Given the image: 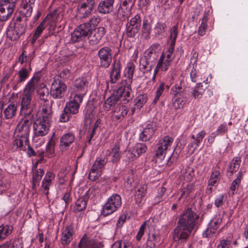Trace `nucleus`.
Segmentation results:
<instances>
[{"label":"nucleus","instance_id":"obj_1","mask_svg":"<svg viewBox=\"0 0 248 248\" xmlns=\"http://www.w3.org/2000/svg\"><path fill=\"white\" fill-rule=\"evenodd\" d=\"M14 20V26H10L8 28L6 34L10 40L16 41L25 33L27 26V19L18 16Z\"/></svg>","mask_w":248,"mask_h":248},{"label":"nucleus","instance_id":"obj_2","mask_svg":"<svg viewBox=\"0 0 248 248\" xmlns=\"http://www.w3.org/2000/svg\"><path fill=\"white\" fill-rule=\"evenodd\" d=\"M122 198L118 194L114 193L109 197L101 211L104 217L108 216L116 211L122 205Z\"/></svg>","mask_w":248,"mask_h":248},{"label":"nucleus","instance_id":"obj_3","mask_svg":"<svg viewBox=\"0 0 248 248\" xmlns=\"http://www.w3.org/2000/svg\"><path fill=\"white\" fill-rule=\"evenodd\" d=\"M88 84L87 79L85 78H77L71 88L72 90L71 95H76L80 102H82L83 97L87 93Z\"/></svg>","mask_w":248,"mask_h":248},{"label":"nucleus","instance_id":"obj_4","mask_svg":"<svg viewBox=\"0 0 248 248\" xmlns=\"http://www.w3.org/2000/svg\"><path fill=\"white\" fill-rule=\"evenodd\" d=\"M199 217L190 208H187L180 215L177 223L194 229Z\"/></svg>","mask_w":248,"mask_h":248},{"label":"nucleus","instance_id":"obj_5","mask_svg":"<svg viewBox=\"0 0 248 248\" xmlns=\"http://www.w3.org/2000/svg\"><path fill=\"white\" fill-rule=\"evenodd\" d=\"M66 90V84L59 79L58 77H55L50 90L51 96L55 99H61L63 98Z\"/></svg>","mask_w":248,"mask_h":248},{"label":"nucleus","instance_id":"obj_6","mask_svg":"<svg viewBox=\"0 0 248 248\" xmlns=\"http://www.w3.org/2000/svg\"><path fill=\"white\" fill-rule=\"evenodd\" d=\"M17 0H0V21L7 20L13 13Z\"/></svg>","mask_w":248,"mask_h":248},{"label":"nucleus","instance_id":"obj_7","mask_svg":"<svg viewBox=\"0 0 248 248\" xmlns=\"http://www.w3.org/2000/svg\"><path fill=\"white\" fill-rule=\"evenodd\" d=\"M112 50L108 46H104L99 49L97 55L99 60V66L104 68H108L112 63Z\"/></svg>","mask_w":248,"mask_h":248},{"label":"nucleus","instance_id":"obj_8","mask_svg":"<svg viewBox=\"0 0 248 248\" xmlns=\"http://www.w3.org/2000/svg\"><path fill=\"white\" fill-rule=\"evenodd\" d=\"M173 139L169 136H165L162 138L157 144V149L155 155L156 157L161 159L164 157L166 151L170 147Z\"/></svg>","mask_w":248,"mask_h":248},{"label":"nucleus","instance_id":"obj_9","mask_svg":"<svg viewBox=\"0 0 248 248\" xmlns=\"http://www.w3.org/2000/svg\"><path fill=\"white\" fill-rule=\"evenodd\" d=\"M108 71L109 82L111 84H114L121 77V71L122 65L120 59L113 60Z\"/></svg>","mask_w":248,"mask_h":248},{"label":"nucleus","instance_id":"obj_10","mask_svg":"<svg viewBox=\"0 0 248 248\" xmlns=\"http://www.w3.org/2000/svg\"><path fill=\"white\" fill-rule=\"evenodd\" d=\"M193 229L177 223L173 232V238L175 241H186L191 234Z\"/></svg>","mask_w":248,"mask_h":248},{"label":"nucleus","instance_id":"obj_11","mask_svg":"<svg viewBox=\"0 0 248 248\" xmlns=\"http://www.w3.org/2000/svg\"><path fill=\"white\" fill-rule=\"evenodd\" d=\"M50 122L40 118L36 119L33 128L35 136H44L48 133Z\"/></svg>","mask_w":248,"mask_h":248},{"label":"nucleus","instance_id":"obj_12","mask_svg":"<svg viewBox=\"0 0 248 248\" xmlns=\"http://www.w3.org/2000/svg\"><path fill=\"white\" fill-rule=\"evenodd\" d=\"M134 3L121 0V4L118 8V16L121 21H124L131 14V10Z\"/></svg>","mask_w":248,"mask_h":248},{"label":"nucleus","instance_id":"obj_13","mask_svg":"<svg viewBox=\"0 0 248 248\" xmlns=\"http://www.w3.org/2000/svg\"><path fill=\"white\" fill-rule=\"evenodd\" d=\"M120 150V143L118 142H116L109 149L107 150L106 157L109 159V162L113 164H117L122 156Z\"/></svg>","mask_w":248,"mask_h":248},{"label":"nucleus","instance_id":"obj_14","mask_svg":"<svg viewBox=\"0 0 248 248\" xmlns=\"http://www.w3.org/2000/svg\"><path fill=\"white\" fill-rule=\"evenodd\" d=\"M93 188H90L86 191L85 194L77 200L75 203L74 211L75 213L81 212L85 210L88 199L93 191Z\"/></svg>","mask_w":248,"mask_h":248},{"label":"nucleus","instance_id":"obj_15","mask_svg":"<svg viewBox=\"0 0 248 248\" xmlns=\"http://www.w3.org/2000/svg\"><path fill=\"white\" fill-rule=\"evenodd\" d=\"M106 31L104 27H99L91 29V32L89 36V42L91 45L97 44L106 33Z\"/></svg>","mask_w":248,"mask_h":248},{"label":"nucleus","instance_id":"obj_16","mask_svg":"<svg viewBox=\"0 0 248 248\" xmlns=\"http://www.w3.org/2000/svg\"><path fill=\"white\" fill-rule=\"evenodd\" d=\"M157 127L155 123L152 122L146 125L142 132L140 134L139 139L142 141L150 140L154 135Z\"/></svg>","mask_w":248,"mask_h":248},{"label":"nucleus","instance_id":"obj_17","mask_svg":"<svg viewBox=\"0 0 248 248\" xmlns=\"http://www.w3.org/2000/svg\"><path fill=\"white\" fill-rule=\"evenodd\" d=\"M29 142V138L17 135L12 142V149L14 151H26Z\"/></svg>","mask_w":248,"mask_h":248},{"label":"nucleus","instance_id":"obj_18","mask_svg":"<svg viewBox=\"0 0 248 248\" xmlns=\"http://www.w3.org/2000/svg\"><path fill=\"white\" fill-rule=\"evenodd\" d=\"M135 65L132 62H129L127 64L124 72L122 81L126 83V87L130 86L132 82Z\"/></svg>","mask_w":248,"mask_h":248},{"label":"nucleus","instance_id":"obj_19","mask_svg":"<svg viewBox=\"0 0 248 248\" xmlns=\"http://www.w3.org/2000/svg\"><path fill=\"white\" fill-rule=\"evenodd\" d=\"M82 102L76 95H71V99L66 103L64 107L65 110L68 111L71 114H76L78 112L80 104Z\"/></svg>","mask_w":248,"mask_h":248},{"label":"nucleus","instance_id":"obj_20","mask_svg":"<svg viewBox=\"0 0 248 248\" xmlns=\"http://www.w3.org/2000/svg\"><path fill=\"white\" fill-rule=\"evenodd\" d=\"M114 2L115 0H101L97 6L98 12L104 15L113 12Z\"/></svg>","mask_w":248,"mask_h":248},{"label":"nucleus","instance_id":"obj_21","mask_svg":"<svg viewBox=\"0 0 248 248\" xmlns=\"http://www.w3.org/2000/svg\"><path fill=\"white\" fill-rule=\"evenodd\" d=\"M102 245L94 239H91L84 234L78 244V248H102Z\"/></svg>","mask_w":248,"mask_h":248},{"label":"nucleus","instance_id":"obj_22","mask_svg":"<svg viewBox=\"0 0 248 248\" xmlns=\"http://www.w3.org/2000/svg\"><path fill=\"white\" fill-rule=\"evenodd\" d=\"M31 124L32 122L27 119H22L17 124L16 131L18 133L17 135L29 138Z\"/></svg>","mask_w":248,"mask_h":248},{"label":"nucleus","instance_id":"obj_23","mask_svg":"<svg viewBox=\"0 0 248 248\" xmlns=\"http://www.w3.org/2000/svg\"><path fill=\"white\" fill-rule=\"evenodd\" d=\"M75 136L72 133H67L62 136L60 141V149L62 151L67 150L75 140Z\"/></svg>","mask_w":248,"mask_h":248},{"label":"nucleus","instance_id":"obj_24","mask_svg":"<svg viewBox=\"0 0 248 248\" xmlns=\"http://www.w3.org/2000/svg\"><path fill=\"white\" fill-rule=\"evenodd\" d=\"M124 87H119L105 101V104L109 106V108L114 106L120 98L122 97L124 92Z\"/></svg>","mask_w":248,"mask_h":248},{"label":"nucleus","instance_id":"obj_25","mask_svg":"<svg viewBox=\"0 0 248 248\" xmlns=\"http://www.w3.org/2000/svg\"><path fill=\"white\" fill-rule=\"evenodd\" d=\"M74 233V228L72 225L65 227L62 234L61 243L63 246L69 244L73 239Z\"/></svg>","mask_w":248,"mask_h":248},{"label":"nucleus","instance_id":"obj_26","mask_svg":"<svg viewBox=\"0 0 248 248\" xmlns=\"http://www.w3.org/2000/svg\"><path fill=\"white\" fill-rule=\"evenodd\" d=\"M206 135L205 130H202L199 132L196 136L192 135L191 138L194 141L188 145V148L191 150V153H193L195 151L199 146L200 144L202 141L203 139Z\"/></svg>","mask_w":248,"mask_h":248},{"label":"nucleus","instance_id":"obj_27","mask_svg":"<svg viewBox=\"0 0 248 248\" xmlns=\"http://www.w3.org/2000/svg\"><path fill=\"white\" fill-rule=\"evenodd\" d=\"M93 9L88 7L85 3H81L78 6L76 16L83 19L88 17L91 15Z\"/></svg>","mask_w":248,"mask_h":248},{"label":"nucleus","instance_id":"obj_28","mask_svg":"<svg viewBox=\"0 0 248 248\" xmlns=\"http://www.w3.org/2000/svg\"><path fill=\"white\" fill-rule=\"evenodd\" d=\"M241 162V157L236 156L233 157L229 163L227 169L228 174L231 176L236 172L239 169Z\"/></svg>","mask_w":248,"mask_h":248},{"label":"nucleus","instance_id":"obj_29","mask_svg":"<svg viewBox=\"0 0 248 248\" xmlns=\"http://www.w3.org/2000/svg\"><path fill=\"white\" fill-rule=\"evenodd\" d=\"M127 108L125 106L118 105L115 108L112 115L113 120L119 121L123 120L127 114Z\"/></svg>","mask_w":248,"mask_h":248},{"label":"nucleus","instance_id":"obj_30","mask_svg":"<svg viewBox=\"0 0 248 248\" xmlns=\"http://www.w3.org/2000/svg\"><path fill=\"white\" fill-rule=\"evenodd\" d=\"M55 178V174L51 171H48L43 180L42 186L44 188V193L46 195L48 194L49 187L52 184V181Z\"/></svg>","mask_w":248,"mask_h":248},{"label":"nucleus","instance_id":"obj_31","mask_svg":"<svg viewBox=\"0 0 248 248\" xmlns=\"http://www.w3.org/2000/svg\"><path fill=\"white\" fill-rule=\"evenodd\" d=\"M31 68L30 65L28 67H23L18 72V78L16 81L17 85L25 82L29 77Z\"/></svg>","mask_w":248,"mask_h":248},{"label":"nucleus","instance_id":"obj_32","mask_svg":"<svg viewBox=\"0 0 248 248\" xmlns=\"http://www.w3.org/2000/svg\"><path fill=\"white\" fill-rule=\"evenodd\" d=\"M94 108V106L93 104H89L86 106L83 110V114L84 121L87 124L91 123L92 119L93 118Z\"/></svg>","mask_w":248,"mask_h":248},{"label":"nucleus","instance_id":"obj_33","mask_svg":"<svg viewBox=\"0 0 248 248\" xmlns=\"http://www.w3.org/2000/svg\"><path fill=\"white\" fill-rule=\"evenodd\" d=\"M52 115L51 107L47 103H44L39 118L50 122Z\"/></svg>","mask_w":248,"mask_h":248},{"label":"nucleus","instance_id":"obj_34","mask_svg":"<svg viewBox=\"0 0 248 248\" xmlns=\"http://www.w3.org/2000/svg\"><path fill=\"white\" fill-rule=\"evenodd\" d=\"M21 111L24 114L23 120L27 119L32 123L34 115L36 114L35 107L33 106H29L27 108H21Z\"/></svg>","mask_w":248,"mask_h":248},{"label":"nucleus","instance_id":"obj_35","mask_svg":"<svg viewBox=\"0 0 248 248\" xmlns=\"http://www.w3.org/2000/svg\"><path fill=\"white\" fill-rule=\"evenodd\" d=\"M13 227L8 224H2L0 226V241L8 236L13 232Z\"/></svg>","mask_w":248,"mask_h":248},{"label":"nucleus","instance_id":"obj_36","mask_svg":"<svg viewBox=\"0 0 248 248\" xmlns=\"http://www.w3.org/2000/svg\"><path fill=\"white\" fill-rule=\"evenodd\" d=\"M21 13V16L24 18L28 19V17L31 16L32 13V5L27 4H25L21 2V9L20 11Z\"/></svg>","mask_w":248,"mask_h":248},{"label":"nucleus","instance_id":"obj_37","mask_svg":"<svg viewBox=\"0 0 248 248\" xmlns=\"http://www.w3.org/2000/svg\"><path fill=\"white\" fill-rule=\"evenodd\" d=\"M37 94L40 100L44 102V103H48V98L49 96V91L45 85L39 87L37 92Z\"/></svg>","mask_w":248,"mask_h":248},{"label":"nucleus","instance_id":"obj_38","mask_svg":"<svg viewBox=\"0 0 248 248\" xmlns=\"http://www.w3.org/2000/svg\"><path fill=\"white\" fill-rule=\"evenodd\" d=\"M17 107L15 104H9L3 111L5 118L7 119H12L16 114Z\"/></svg>","mask_w":248,"mask_h":248},{"label":"nucleus","instance_id":"obj_39","mask_svg":"<svg viewBox=\"0 0 248 248\" xmlns=\"http://www.w3.org/2000/svg\"><path fill=\"white\" fill-rule=\"evenodd\" d=\"M91 28L92 27H91L89 23H85L78 26L76 29L79 32V33H81L80 34L85 39L87 37H89V36L90 35Z\"/></svg>","mask_w":248,"mask_h":248},{"label":"nucleus","instance_id":"obj_40","mask_svg":"<svg viewBox=\"0 0 248 248\" xmlns=\"http://www.w3.org/2000/svg\"><path fill=\"white\" fill-rule=\"evenodd\" d=\"M204 89L203 88L202 84L200 82L196 84V86L192 89L191 93L195 99H200L203 93L204 92Z\"/></svg>","mask_w":248,"mask_h":248},{"label":"nucleus","instance_id":"obj_41","mask_svg":"<svg viewBox=\"0 0 248 248\" xmlns=\"http://www.w3.org/2000/svg\"><path fill=\"white\" fill-rule=\"evenodd\" d=\"M132 148L133 151L135 153V155H136L138 157L145 153L147 150L146 145L143 143H137Z\"/></svg>","mask_w":248,"mask_h":248},{"label":"nucleus","instance_id":"obj_42","mask_svg":"<svg viewBox=\"0 0 248 248\" xmlns=\"http://www.w3.org/2000/svg\"><path fill=\"white\" fill-rule=\"evenodd\" d=\"M32 94L23 92L21 99V108H27L29 106H32L31 104L32 99Z\"/></svg>","mask_w":248,"mask_h":248},{"label":"nucleus","instance_id":"obj_43","mask_svg":"<svg viewBox=\"0 0 248 248\" xmlns=\"http://www.w3.org/2000/svg\"><path fill=\"white\" fill-rule=\"evenodd\" d=\"M54 145L55 142L52 140H50L47 142L45 151V156L48 158L54 156L55 155Z\"/></svg>","mask_w":248,"mask_h":248},{"label":"nucleus","instance_id":"obj_44","mask_svg":"<svg viewBox=\"0 0 248 248\" xmlns=\"http://www.w3.org/2000/svg\"><path fill=\"white\" fill-rule=\"evenodd\" d=\"M186 100L181 96L173 97L172 106L175 109L183 108L186 103Z\"/></svg>","mask_w":248,"mask_h":248},{"label":"nucleus","instance_id":"obj_45","mask_svg":"<svg viewBox=\"0 0 248 248\" xmlns=\"http://www.w3.org/2000/svg\"><path fill=\"white\" fill-rule=\"evenodd\" d=\"M148 100V95L147 94H141L138 96L134 100L135 105L138 108H141Z\"/></svg>","mask_w":248,"mask_h":248},{"label":"nucleus","instance_id":"obj_46","mask_svg":"<svg viewBox=\"0 0 248 248\" xmlns=\"http://www.w3.org/2000/svg\"><path fill=\"white\" fill-rule=\"evenodd\" d=\"M107 162V160L105 158L98 157L95 159L92 168L94 170H101Z\"/></svg>","mask_w":248,"mask_h":248},{"label":"nucleus","instance_id":"obj_47","mask_svg":"<svg viewBox=\"0 0 248 248\" xmlns=\"http://www.w3.org/2000/svg\"><path fill=\"white\" fill-rule=\"evenodd\" d=\"M165 58V55L163 53L161 55L158 62H160V70L162 71H166L168 70L169 66H170V62L172 61V59H166L164 62V60Z\"/></svg>","mask_w":248,"mask_h":248},{"label":"nucleus","instance_id":"obj_48","mask_svg":"<svg viewBox=\"0 0 248 248\" xmlns=\"http://www.w3.org/2000/svg\"><path fill=\"white\" fill-rule=\"evenodd\" d=\"M222 222V217L220 215H216L211 220L209 225L213 228V231H217Z\"/></svg>","mask_w":248,"mask_h":248},{"label":"nucleus","instance_id":"obj_49","mask_svg":"<svg viewBox=\"0 0 248 248\" xmlns=\"http://www.w3.org/2000/svg\"><path fill=\"white\" fill-rule=\"evenodd\" d=\"M178 25H175L173 26L170 30L169 40L170 41V44H172V45H175L176 40L178 34Z\"/></svg>","mask_w":248,"mask_h":248},{"label":"nucleus","instance_id":"obj_50","mask_svg":"<svg viewBox=\"0 0 248 248\" xmlns=\"http://www.w3.org/2000/svg\"><path fill=\"white\" fill-rule=\"evenodd\" d=\"M37 84L32 79H31L26 85L23 92L33 94Z\"/></svg>","mask_w":248,"mask_h":248},{"label":"nucleus","instance_id":"obj_51","mask_svg":"<svg viewBox=\"0 0 248 248\" xmlns=\"http://www.w3.org/2000/svg\"><path fill=\"white\" fill-rule=\"evenodd\" d=\"M159 239V236L155 233L149 235L146 242L147 247L149 248H155L156 243Z\"/></svg>","mask_w":248,"mask_h":248},{"label":"nucleus","instance_id":"obj_52","mask_svg":"<svg viewBox=\"0 0 248 248\" xmlns=\"http://www.w3.org/2000/svg\"><path fill=\"white\" fill-rule=\"evenodd\" d=\"M166 28V25L165 23L158 22L155 27L156 37H159L160 36H164Z\"/></svg>","mask_w":248,"mask_h":248},{"label":"nucleus","instance_id":"obj_53","mask_svg":"<svg viewBox=\"0 0 248 248\" xmlns=\"http://www.w3.org/2000/svg\"><path fill=\"white\" fill-rule=\"evenodd\" d=\"M44 23V21H43L36 28L31 40V43L32 44L35 42L37 39L40 36L43 31L45 29Z\"/></svg>","mask_w":248,"mask_h":248},{"label":"nucleus","instance_id":"obj_54","mask_svg":"<svg viewBox=\"0 0 248 248\" xmlns=\"http://www.w3.org/2000/svg\"><path fill=\"white\" fill-rule=\"evenodd\" d=\"M140 29L137 26H131L126 24V35L130 38H134L139 32Z\"/></svg>","mask_w":248,"mask_h":248},{"label":"nucleus","instance_id":"obj_55","mask_svg":"<svg viewBox=\"0 0 248 248\" xmlns=\"http://www.w3.org/2000/svg\"><path fill=\"white\" fill-rule=\"evenodd\" d=\"M165 87L167 89H169L170 88V86L167 85H166L164 82H162L160 83L159 86L156 91V94L153 101V102L155 104H156L157 101L159 100V97L163 93V92L164 91Z\"/></svg>","mask_w":248,"mask_h":248},{"label":"nucleus","instance_id":"obj_56","mask_svg":"<svg viewBox=\"0 0 248 248\" xmlns=\"http://www.w3.org/2000/svg\"><path fill=\"white\" fill-rule=\"evenodd\" d=\"M207 20H208V18H207V16L206 15H204L202 19V23H201V25H200V27H199V30H198V34L200 36H203L205 34V31H206V30L207 29Z\"/></svg>","mask_w":248,"mask_h":248},{"label":"nucleus","instance_id":"obj_57","mask_svg":"<svg viewBox=\"0 0 248 248\" xmlns=\"http://www.w3.org/2000/svg\"><path fill=\"white\" fill-rule=\"evenodd\" d=\"M184 90L181 85H174L171 88L170 93L173 96V97L181 96L184 93Z\"/></svg>","mask_w":248,"mask_h":248},{"label":"nucleus","instance_id":"obj_58","mask_svg":"<svg viewBox=\"0 0 248 248\" xmlns=\"http://www.w3.org/2000/svg\"><path fill=\"white\" fill-rule=\"evenodd\" d=\"M126 25L131 26H137L138 28H140L141 19L139 15L137 14L132 18L129 22H128Z\"/></svg>","mask_w":248,"mask_h":248},{"label":"nucleus","instance_id":"obj_59","mask_svg":"<svg viewBox=\"0 0 248 248\" xmlns=\"http://www.w3.org/2000/svg\"><path fill=\"white\" fill-rule=\"evenodd\" d=\"M122 86H123L124 87V92L123 93V96L122 97H123V100L125 101L124 103H127L129 102L130 101L132 100L133 97V95L131 94V89H129V87L127 88V90L126 91L125 90V86H126V84L124 85H122Z\"/></svg>","mask_w":248,"mask_h":248},{"label":"nucleus","instance_id":"obj_60","mask_svg":"<svg viewBox=\"0 0 248 248\" xmlns=\"http://www.w3.org/2000/svg\"><path fill=\"white\" fill-rule=\"evenodd\" d=\"M197 62L196 60L194 62V63L193 64V66L192 69L191 70L190 74V77L191 80L193 82H196L197 81H199L200 80V79L199 78V75H198V72L196 70V63L195 64V62Z\"/></svg>","mask_w":248,"mask_h":248},{"label":"nucleus","instance_id":"obj_61","mask_svg":"<svg viewBox=\"0 0 248 248\" xmlns=\"http://www.w3.org/2000/svg\"><path fill=\"white\" fill-rule=\"evenodd\" d=\"M78 31L75 29L73 33L71 34V41L73 43L79 42L83 41L85 38Z\"/></svg>","mask_w":248,"mask_h":248},{"label":"nucleus","instance_id":"obj_62","mask_svg":"<svg viewBox=\"0 0 248 248\" xmlns=\"http://www.w3.org/2000/svg\"><path fill=\"white\" fill-rule=\"evenodd\" d=\"M150 62L144 60V59H141L140 65V70L143 73L151 71L152 66L151 65H150L149 67L148 66Z\"/></svg>","mask_w":248,"mask_h":248},{"label":"nucleus","instance_id":"obj_63","mask_svg":"<svg viewBox=\"0 0 248 248\" xmlns=\"http://www.w3.org/2000/svg\"><path fill=\"white\" fill-rule=\"evenodd\" d=\"M59 14L60 12H59L58 10H55L52 12L48 14L43 21H44V23L46 20H49L51 22L55 21L57 19Z\"/></svg>","mask_w":248,"mask_h":248},{"label":"nucleus","instance_id":"obj_64","mask_svg":"<svg viewBox=\"0 0 248 248\" xmlns=\"http://www.w3.org/2000/svg\"><path fill=\"white\" fill-rule=\"evenodd\" d=\"M101 170H94L92 168L89 174V178L93 181H96L101 176Z\"/></svg>","mask_w":248,"mask_h":248}]
</instances>
